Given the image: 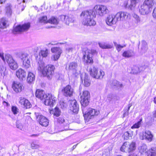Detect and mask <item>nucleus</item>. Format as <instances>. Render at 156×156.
<instances>
[{"label":"nucleus","instance_id":"4c0bfd02","mask_svg":"<svg viewBox=\"0 0 156 156\" xmlns=\"http://www.w3.org/2000/svg\"><path fill=\"white\" fill-rule=\"evenodd\" d=\"M123 137L125 140H128L132 139V134L128 132H125L123 135Z\"/></svg>","mask_w":156,"mask_h":156},{"label":"nucleus","instance_id":"cd10ccee","mask_svg":"<svg viewBox=\"0 0 156 156\" xmlns=\"http://www.w3.org/2000/svg\"><path fill=\"white\" fill-rule=\"evenodd\" d=\"M99 46L103 49H109L112 47V45L105 43H98Z\"/></svg>","mask_w":156,"mask_h":156},{"label":"nucleus","instance_id":"7c9ffc66","mask_svg":"<svg viewBox=\"0 0 156 156\" xmlns=\"http://www.w3.org/2000/svg\"><path fill=\"white\" fill-rule=\"evenodd\" d=\"M7 21L5 18H2L0 21V28L4 29L7 27Z\"/></svg>","mask_w":156,"mask_h":156},{"label":"nucleus","instance_id":"2f4dec72","mask_svg":"<svg viewBox=\"0 0 156 156\" xmlns=\"http://www.w3.org/2000/svg\"><path fill=\"white\" fill-rule=\"evenodd\" d=\"M134 55V52L132 50H128L125 51L122 54V56L125 57L129 58Z\"/></svg>","mask_w":156,"mask_h":156},{"label":"nucleus","instance_id":"774afa93","mask_svg":"<svg viewBox=\"0 0 156 156\" xmlns=\"http://www.w3.org/2000/svg\"><path fill=\"white\" fill-rule=\"evenodd\" d=\"M128 156H136V155L135 154V155L134 154H130Z\"/></svg>","mask_w":156,"mask_h":156},{"label":"nucleus","instance_id":"c85d7f7f","mask_svg":"<svg viewBox=\"0 0 156 156\" xmlns=\"http://www.w3.org/2000/svg\"><path fill=\"white\" fill-rule=\"evenodd\" d=\"M140 48L143 53H145L148 49L147 44L144 41H143L141 43Z\"/></svg>","mask_w":156,"mask_h":156},{"label":"nucleus","instance_id":"473e14b6","mask_svg":"<svg viewBox=\"0 0 156 156\" xmlns=\"http://www.w3.org/2000/svg\"><path fill=\"white\" fill-rule=\"evenodd\" d=\"M48 22L51 24L57 25L58 24L59 20L57 18L52 16L48 20Z\"/></svg>","mask_w":156,"mask_h":156},{"label":"nucleus","instance_id":"8fccbe9b","mask_svg":"<svg viewBox=\"0 0 156 156\" xmlns=\"http://www.w3.org/2000/svg\"><path fill=\"white\" fill-rule=\"evenodd\" d=\"M131 105H129L126 109L125 110V112L123 114V117H124L126 116L128 114V111Z\"/></svg>","mask_w":156,"mask_h":156},{"label":"nucleus","instance_id":"052dcab7","mask_svg":"<svg viewBox=\"0 0 156 156\" xmlns=\"http://www.w3.org/2000/svg\"><path fill=\"white\" fill-rule=\"evenodd\" d=\"M119 85V84H118H118H116V85L114 84V86L116 87L118 89H119L120 88L123 87V86H120Z\"/></svg>","mask_w":156,"mask_h":156},{"label":"nucleus","instance_id":"5fc2aeb1","mask_svg":"<svg viewBox=\"0 0 156 156\" xmlns=\"http://www.w3.org/2000/svg\"><path fill=\"white\" fill-rule=\"evenodd\" d=\"M16 127L20 129L21 130L22 129V126L21 124V123L19 121H17L16 122Z\"/></svg>","mask_w":156,"mask_h":156},{"label":"nucleus","instance_id":"de8ad7c7","mask_svg":"<svg viewBox=\"0 0 156 156\" xmlns=\"http://www.w3.org/2000/svg\"><path fill=\"white\" fill-rule=\"evenodd\" d=\"M60 104L61 108L62 109L66 108L67 107V104L64 101H60Z\"/></svg>","mask_w":156,"mask_h":156},{"label":"nucleus","instance_id":"c9c22d12","mask_svg":"<svg viewBox=\"0 0 156 156\" xmlns=\"http://www.w3.org/2000/svg\"><path fill=\"white\" fill-rule=\"evenodd\" d=\"M54 115L56 117L59 116L61 114L60 110L58 107H55L53 110Z\"/></svg>","mask_w":156,"mask_h":156},{"label":"nucleus","instance_id":"412c9836","mask_svg":"<svg viewBox=\"0 0 156 156\" xmlns=\"http://www.w3.org/2000/svg\"><path fill=\"white\" fill-rule=\"evenodd\" d=\"M26 72L21 68L19 69L16 71V75L17 77L20 80L25 79Z\"/></svg>","mask_w":156,"mask_h":156},{"label":"nucleus","instance_id":"0eeeda50","mask_svg":"<svg viewBox=\"0 0 156 156\" xmlns=\"http://www.w3.org/2000/svg\"><path fill=\"white\" fill-rule=\"evenodd\" d=\"M89 72L90 76L97 79H101L105 75V73L101 70H99L95 66H92L89 69Z\"/></svg>","mask_w":156,"mask_h":156},{"label":"nucleus","instance_id":"39448f33","mask_svg":"<svg viewBox=\"0 0 156 156\" xmlns=\"http://www.w3.org/2000/svg\"><path fill=\"white\" fill-rule=\"evenodd\" d=\"M18 56L23 62V66L24 68L27 69L30 66L31 58L28 54L25 52H20L18 54Z\"/></svg>","mask_w":156,"mask_h":156},{"label":"nucleus","instance_id":"1a4fd4ad","mask_svg":"<svg viewBox=\"0 0 156 156\" xmlns=\"http://www.w3.org/2000/svg\"><path fill=\"white\" fill-rule=\"evenodd\" d=\"M83 113H84L83 111ZM99 113V112L98 111L91 108H89L87 112L83 114L85 121L88 122L94 116L98 115Z\"/></svg>","mask_w":156,"mask_h":156},{"label":"nucleus","instance_id":"3c124183","mask_svg":"<svg viewBox=\"0 0 156 156\" xmlns=\"http://www.w3.org/2000/svg\"><path fill=\"white\" fill-rule=\"evenodd\" d=\"M60 55L55 54L54 55L51 57V58L54 61L57 60L60 57Z\"/></svg>","mask_w":156,"mask_h":156},{"label":"nucleus","instance_id":"ddd939ff","mask_svg":"<svg viewBox=\"0 0 156 156\" xmlns=\"http://www.w3.org/2000/svg\"><path fill=\"white\" fill-rule=\"evenodd\" d=\"M30 27V23H29L23 25H19L14 28L13 32H20L27 31Z\"/></svg>","mask_w":156,"mask_h":156},{"label":"nucleus","instance_id":"e2e57ef3","mask_svg":"<svg viewBox=\"0 0 156 156\" xmlns=\"http://www.w3.org/2000/svg\"><path fill=\"white\" fill-rule=\"evenodd\" d=\"M131 128L132 129L133 128H136V123H135V124L133 125L131 127Z\"/></svg>","mask_w":156,"mask_h":156},{"label":"nucleus","instance_id":"f8f14e48","mask_svg":"<svg viewBox=\"0 0 156 156\" xmlns=\"http://www.w3.org/2000/svg\"><path fill=\"white\" fill-rule=\"evenodd\" d=\"M153 135L151 132L149 130L145 131H142L140 133V138L142 140L144 139L151 142L152 141L153 138Z\"/></svg>","mask_w":156,"mask_h":156},{"label":"nucleus","instance_id":"864d4df0","mask_svg":"<svg viewBox=\"0 0 156 156\" xmlns=\"http://www.w3.org/2000/svg\"><path fill=\"white\" fill-rule=\"evenodd\" d=\"M112 84L113 86H114V84H115V85L119 84V86H123V85L122 83H121L120 82L117 81L116 80H113L112 82Z\"/></svg>","mask_w":156,"mask_h":156},{"label":"nucleus","instance_id":"aec40b11","mask_svg":"<svg viewBox=\"0 0 156 156\" xmlns=\"http://www.w3.org/2000/svg\"><path fill=\"white\" fill-rule=\"evenodd\" d=\"M115 15L118 21L126 20L130 16L129 13L125 12H119Z\"/></svg>","mask_w":156,"mask_h":156},{"label":"nucleus","instance_id":"c756f323","mask_svg":"<svg viewBox=\"0 0 156 156\" xmlns=\"http://www.w3.org/2000/svg\"><path fill=\"white\" fill-rule=\"evenodd\" d=\"M138 150L141 154H143L147 152V147L145 144H143L139 147Z\"/></svg>","mask_w":156,"mask_h":156},{"label":"nucleus","instance_id":"a18cd8bd","mask_svg":"<svg viewBox=\"0 0 156 156\" xmlns=\"http://www.w3.org/2000/svg\"><path fill=\"white\" fill-rule=\"evenodd\" d=\"M11 110L14 115L17 114L19 112V109L16 106H12Z\"/></svg>","mask_w":156,"mask_h":156},{"label":"nucleus","instance_id":"393cba45","mask_svg":"<svg viewBox=\"0 0 156 156\" xmlns=\"http://www.w3.org/2000/svg\"><path fill=\"white\" fill-rule=\"evenodd\" d=\"M77 64L75 62H70L69 64L68 69L69 71H72L73 72H76L77 71Z\"/></svg>","mask_w":156,"mask_h":156},{"label":"nucleus","instance_id":"f03ea898","mask_svg":"<svg viewBox=\"0 0 156 156\" xmlns=\"http://www.w3.org/2000/svg\"><path fill=\"white\" fill-rule=\"evenodd\" d=\"M36 60L37 62L38 70L42 72L44 76H47L48 79H51L54 73V66L49 65L45 66L44 62L38 57L36 58Z\"/></svg>","mask_w":156,"mask_h":156},{"label":"nucleus","instance_id":"423d86ee","mask_svg":"<svg viewBox=\"0 0 156 156\" xmlns=\"http://www.w3.org/2000/svg\"><path fill=\"white\" fill-rule=\"evenodd\" d=\"M96 53L94 50H87L83 54V60L84 65L91 64L93 63L92 59L93 55Z\"/></svg>","mask_w":156,"mask_h":156},{"label":"nucleus","instance_id":"5701e85b","mask_svg":"<svg viewBox=\"0 0 156 156\" xmlns=\"http://www.w3.org/2000/svg\"><path fill=\"white\" fill-rule=\"evenodd\" d=\"M46 94L44 90L37 89L36 91L35 95L37 98L41 100H43L44 98V95H45Z\"/></svg>","mask_w":156,"mask_h":156},{"label":"nucleus","instance_id":"79ce46f5","mask_svg":"<svg viewBox=\"0 0 156 156\" xmlns=\"http://www.w3.org/2000/svg\"><path fill=\"white\" fill-rule=\"evenodd\" d=\"M129 149L130 150V152L133 151L136 149V143L134 142H132L129 145Z\"/></svg>","mask_w":156,"mask_h":156},{"label":"nucleus","instance_id":"6e6552de","mask_svg":"<svg viewBox=\"0 0 156 156\" xmlns=\"http://www.w3.org/2000/svg\"><path fill=\"white\" fill-rule=\"evenodd\" d=\"M90 98L89 92L87 90L83 91L80 96V103L82 107L84 108L88 105Z\"/></svg>","mask_w":156,"mask_h":156},{"label":"nucleus","instance_id":"6ab92c4d","mask_svg":"<svg viewBox=\"0 0 156 156\" xmlns=\"http://www.w3.org/2000/svg\"><path fill=\"white\" fill-rule=\"evenodd\" d=\"M12 88L16 93L21 92L24 89L23 84L20 82H14L13 83Z\"/></svg>","mask_w":156,"mask_h":156},{"label":"nucleus","instance_id":"7ed1b4c3","mask_svg":"<svg viewBox=\"0 0 156 156\" xmlns=\"http://www.w3.org/2000/svg\"><path fill=\"white\" fill-rule=\"evenodd\" d=\"M154 4V0H145L139 8V12L143 15L148 14L151 12Z\"/></svg>","mask_w":156,"mask_h":156},{"label":"nucleus","instance_id":"49530a36","mask_svg":"<svg viewBox=\"0 0 156 156\" xmlns=\"http://www.w3.org/2000/svg\"><path fill=\"white\" fill-rule=\"evenodd\" d=\"M145 21L144 18L137 16V23L142 24Z\"/></svg>","mask_w":156,"mask_h":156},{"label":"nucleus","instance_id":"dca6fc26","mask_svg":"<svg viewBox=\"0 0 156 156\" xmlns=\"http://www.w3.org/2000/svg\"><path fill=\"white\" fill-rule=\"evenodd\" d=\"M57 122L65 130H67L69 126V122L67 120H66L63 117H60L57 119Z\"/></svg>","mask_w":156,"mask_h":156},{"label":"nucleus","instance_id":"58836bf2","mask_svg":"<svg viewBox=\"0 0 156 156\" xmlns=\"http://www.w3.org/2000/svg\"><path fill=\"white\" fill-rule=\"evenodd\" d=\"M150 153L148 154L147 156H156V148H152L149 150Z\"/></svg>","mask_w":156,"mask_h":156},{"label":"nucleus","instance_id":"680f3d73","mask_svg":"<svg viewBox=\"0 0 156 156\" xmlns=\"http://www.w3.org/2000/svg\"><path fill=\"white\" fill-rule=\"evenodd\" d=\"M78 144H77L76 145H73L72 148L71 149V150L72 151H73L76 148Z\"/></svg>","mask_w":156,"mask_h":156},{"label":"nucleus","instance_id":"4be33fe9","mask_svg":"<svg viewBox=\"0 0 156 156\" xmlns=\"http://www.w3.org/2000/svg\"><path fill=\"white\" fill-rule=\"evenodd\" d=\"M19 103L22 105H23L24 108L26 109L29 108L31 107V105L30 102L27 99L24 98H20Z\"/></svg>","mask_w":156,"mask_h":156},{"label":"nucleus","instance_id":"603ef678","mask_svg":"<svg viewBox=\"0 0 156 156\" xmlns=\"http://www.w3.org/2000/svg\"><path fill=\"white\" fill-rule=\"evenodd\" d=\"M115 97L112 94H109L108 95L107 99L109 101H111L112 100L115 99Z\"/></svg>","mask_w":156,"mask_h":156},{"label":"nucleus","instance_id":"f257e3e1","mask_svg":"<svg viewBox=\"0 0 156 156\" xmlns=\"http://www.w3.org/2000/svg\"><path fill=\"white\" fill-rule=\"evenodd\" d=\"M101 16H102L108 12V10L106 6L103 5H96L94 8V11L89 10L83 11L80 15L82 19V23L87 26H94L96 22L94 20L95 15L94 11Z\"/></svg>","mask_w":156,"mask_h":156},{"label":"nucleus","instance_id":"338daca9","mask_svg":"<svg viewBox=\"0 0 156 156\" xmlns=\"http://www.w3.org/2000/svg\"><path fill=\"white\" fill-rule=\"evenodd\" d=\"M154 102L156 104V98H154Z\"/></svg>","mask_w":156,"mask_h":156},{"label":"nucleus","instance_id":"bb28decb","mask_svg":"<svg viewBox=\"0 0 156 156\" xmlns=\"http://www.w3.org/2000/svg\"><path fill=\"white\" fill-rule=\"evenodd\" d=\"M5 11L6 15L8 16H10L12 15V10L11 6L10 4H7L5 6Z\"/></svg>","mask_w":156,"mask_h":156},{"label":"nucleus","instance_id":"13d9d810","mask_svg":"<svg viewBox=\"0 0 156 156\" xmlns=\"http://www.w3.org/2000/svg\"><path fill=\"white\" fill-rule=\"evenodd\" d=\"M142 118L140 119V121L137 122V129L140 127L142 123Z\"/></svg>","mask_w":156,"mask_h":156},{"label":"nucleus","instance_id":"a878e982","mask_svg":"<svg viewBox=\"0 0 156 156\" xmlns=\"http://www.w3.org/2000/svg\"><path fill=\"white\" fill-rule=\"evenodd\" d=\"M129 143L128 142H124L120 148L121 151L123 152H128L130 153V150L129 149Z\"/></svg>","mask_w":156,"mask_h":156},{"label":"nucleus","instance_id":"09e8293b","mask_svg":"<svg viewBox=\"0 0 156 156\" xmlns=\"http://www.w3.org/2000/svg\"><path fill=\"white\" fill-rule=\"evenodd\" d=\"M31 147L32 149H36L39 148L40 146L38 144H36L35 143L32 142L31 144Z\"/></svg>","mask_w":156,"mask_h":156},{"label":"nucleus","instance_id":"f704fd0d","mask_svg":"<svg viewBox=\"0 0 156 156\" xmlns=\"http://www.w3.org/2000/svg\"><path fill=\"white\" fill-rule=\"evenodd\" d=\"M51 51L52 53H55V54L60 55L62 53L61 49L59 47H54L51 48Z\"/></svg>","mask_w":156,"mask_h":156},{"label":"nucleus","instance_id":"b1692460","mask_svg":"<svg viewBox=\"0 0 156 156\" xmlns=\"http://www.w3.org/2000/svg\"><path fill=\"white\" fill-rule=\"evenodd\" d=\"M35 80V75L32 73L28 72L27 77V81L29 83H32Z\"/></svg>","mask_w":156,"mask_h":156},{"label":"nucleus","instance_id":"9d476101","mask_svg":"<svg viewBox=\"0 0 156 156\" xmlns=\"http://www.w3.org/2000/svg\"><path fill=\"white\" fill-rule=\"evenodd\" d=\"M43 100L45 105L53 106L55 102L56 98L51 94H46Z\"/></svg>","mask_w":156,"mask_h":156},{"label":"nucleus","instance_id":"f3484780","mask_svg":"<svg viewBox=\"0 0 156 156\" xmlns=\"http://www.w3.org/2000/svg\"><path fill=\"white\" fill-rule=\"evenodd\" d=\"M60 19L62 21H64L67 25H69L70 23L73 22L74 20L73 16L71 15L68 16L62 15Z\"/></svg>","mask_w":156,"mask_h":156},{"label":"nucleus","instance_id":"0e129e2a","mask_svg":"<svg viewBox=\"0 0 156 156\" xmlns=\"http://www.w3.org/2000/svg\"><path fill=\"white\" fill-rule=\"evenodd\" d=\"M6 0H0V4H2L5 2Z\"/></svg>","mask_w":156,"mask_h":156},{"label":"nucleus","instance_id":"4468645a","mask_svg":"<svg viewBox=\"0 0 156 156\" xmlns=\"http://www.w3.org/2000/svg\"><path fill=\"white\" fill-rule=\"evenodd\" d=\"M105 21L108 25L111 26L115 24L118 20L115 15L111 14L108 16Z\"/></svg>","mask_w":156,"mask_h":156},{"label":"nucleus","instance_id":"9b49d317","mask_svg":"<svg viewBox=\"0 0 156 156\" xmlns=\"http://www.w3.org/2000/svg\"><path fill=\"white\" fill-rule=\"evenodd\" d=\"M35 115L37 120L41 125L45 127L48 125L49 121L47 118L38 113H35Z\"/></svg>","mask_w":156,"mask_h":156},{"label":"nucleus","instance_id":"bf43d9fd","mask_svg":"<svg viewBox=\"0 0 156 156\" xmlns=\"http://www.w3.org/2000/svg\"><path fill=\"white\" fill-rule=\"evenodd\" d=\"M3 104L4 105L6 106H8L10 105L7 102H5V101H3Z\"/></svg>","mask_w":156,"mask_h":156},{"label":"nucleus","instance_id":"2eb2a0df","mask_svg":"<svg viewBox=\"0 0 156 156\" xmlns=\"http://www.w3.org/2000/svg\"><path fill=\"white\" fill-rule=\"evenodd\" d=\"M69 103L70 104V110L74 113H77L79 109V107L76 101L74 99L71 100L69 101Z\"/></svg>","mask_w":156,"mask_h":156},{"label":"nucleus","instance_id":"ea45409f","mask_svg":"<svg viewBox=\"0 0 156 156\" xmlns=\"http://www.w3.org/2000/svg\"><path fill=\"white\" fill-rule=\"evenodd\" d=\"M48 51L46 49L45 50H42L41 51L40 53V55H41L43 57H46L48 55Z\"/></svg>","mask_w":156,"mask_h":156},{"label":"nucleus","instance_id":"e433bc0d","mask_svg":"<svg viewBox=\"0 0 156 156\" xmlns=\"http://www.w3.org/2000/svg\"><path fill=\"white\" fill-rule=\"evenodd\" d=\"M90 80H89L88 76L85 74L84 78V85L85 86L87 87L90 86Z\"/></svg>","mask_w":156,"mask_h":156},{"label":"nucleus","instance_id":"20e7f679","mask_svg":"<svg viewBox=\"0 0 156 156\" xmlns=\"http://www.w3.org/2000/svg\"><path fill=\"white\" fill-rule=\"evenodd\" d=\"M0 57L3 61H6L8 63L9 67L12 69L15 70L18 68V66L17 63L13 60L10 55H6L5 58L3 56V53L2 51H0Z\"/></svg>","mask_w":156,"mask_h":156},{"label":"nucleus","instance_id":"a211bd4d","mask_svg":"<svg viewBox=\"0 0 156 156\" xmlns=\"http://www.w3.org/2000/svg\"><path fill=\"white\" fill-rule=\"evenodd\" d=\"M63 94L66 97H70L73 92V89L69 85L64 87L62 90Z\"/></svg>","mask_w":156,"mask_h":156},{"label":"nucleus","instance_id":"72a5a7b5","mask_svg":"<svg viewBox=\"0 0 156 156\" xmlns=\"http://www.w3.org/2000/svg\"><path fill=\"white\" fill-rule=\"evenodd\" d=\"M131 3L129 5V8L131 10L134 11L136 9V0H130Z\"/></svg>","mask_w":156,"mask_h":156},{"label":"nucleus","instance_id":"6e6d98bb","mask_svg":"<svg viewBox=\"0 0 156 156\" xmlns=\"http://www.w3.org/2000/svg\"><path fill=\"white\" fill-rule=\"evenodd\" d=\"M56 41H51L50 43L48 44L47 45L48 47H51L52 45H55L57 44Z\"/></svg>","mask_w":156,"mask_h":156},{"label":"nucleus","instance_id":"69168bd1","mask_svg":"<svg viewBox=\"0 0 156 156\" xmlns=\"http://www.w3.org/2000/svg\"><path fill=\"white\" fill-rule=\"evenodd\" d=\"M67 49L69 51H72V48H68V49Z\"/></svg>","mask_w":156,"mask_h":156},{"label":"nucleus","instance_id":"a19ab883","mask_svg":"<svg viewBox=\"0 0 156 156\" xmlns=\"http://www.w3.org/2000/svg\"><path fill=\"white\" fill-rule=\"evenodd\" d=\"M47 18L46 16H43L39 18V22L41 23H48V20H47Z\"/></svg>","mask_w":156,"mask_h":156},{"label":"nucleus","instance_id":"37998d69","mask_svg":"<svg viewBox=\"0 0 156 156\" xmlns=\"http://www.w3.org/2000/svg\"><path fill=\"white\" fill-rule=\"evenodd\" d=\"M113 43L118 52H119L120 51L122 48L125 46H122L120 44H117V43L115 41H114Z\"/></svg>","mask_w":156,"mask_h":156},{"label":"nucleus","instance_id":"c03bdc74","mask_svg":"<svg viewBox=\"0 0 156 156\" xmlns=\"http://www.w3.org/2000/svg\"><path fill=\"white\" fill-rule=\"evenodd\" d=\"M21 0L23 2L20 3V4H19V5L18 6V8L20 10H21V11H23L24 9L25 5H24V3L25 2V1L24 0Z\"/></svg>","mask_w":156,"mask_h":156},{"label":"nucleus","instance_id":"4d7b16f0","mask_svg":"<svg viewBox=\"0 0 156 156\" xmlns=\"http://www.w3.org/2000/svg\"><path fill=\"white\" fill-rule=\"evenodd\" d=\"M152 16L154 18L156 19V7L154 9L153 13Z\"/></svg>","mask_w":156,"mask_h":156}]
</instances>
